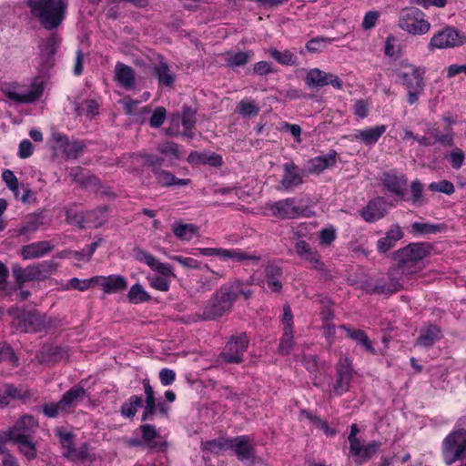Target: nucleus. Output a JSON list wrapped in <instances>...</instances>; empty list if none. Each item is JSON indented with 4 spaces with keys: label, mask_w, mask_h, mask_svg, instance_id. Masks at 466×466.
<instances>
[{
    "label": "nucleus",
    "mask_w": 466,
    "mask_h": 466,
    "mask_svg": "<svg viewBox=\"0 0 466 466\" xmlns=\"http://www.w3.org/2000/svg\"><path fill=\"white\" fill-rule=\"evenodd\" d=\"M431 245L429 243H410L406 247L400 248L393 254L397 262L393 274H401L405 279L418 273L423 268L422 260L427 258L431 251Z\"/></svg>",
    "instance_id": "nucleus-1"
},
{
    "label": "nucleus",
    "mask_w": 466,
    "mask_h": 466,
    "mask_svg": "<svg viewBox=\"0 0 466 466\" xmlns=\"http://www.w3.org/2000/svg\"><path fill=\"white\" fill-rule=\"evenodd\" d=\"M196 109L190 106H184L182 108L181 115L174 116V117H179V122L181 121L182 123V126L184 127L182 136H185L188 138L194 137V133L192 132V129L195 127L196 125Z\"/></svg>",
    "instance_id": "nucleus-36"
},
{
    "label": "nucleus",
    "mask_w": 466,
    "mask_h": 466,
    "mask_svg": "<svg viewBox=\"0 0 466 466\" xmlns=\"http://www.w3.org/2000/svg\"><path fill=\"white\" fill-rule=\"evenodd\" d=\"M337 152L331 150L325 156H319L309 160V172L320 173L336 164Z\"/></svg>",
    "instance_id": "nucleus-34"
},
{
    "label": "nucleus",
    "mask_w": 466,
    "mask_h": 466,
    "mask_svg": "<svg viewBox=\"0 0 466 466\" xmlns=\"http://www.w3.org/2000/svg\"><path fill=\"white\" fill-rule=\"evenodd\" d=\"M157 150L161 155H164L166 157H170L172 159L177 160V159L180 158L178 146L174 142L167 141V142L158 144L157 147Z\"/></svg>",
    "instance_id": "nucleus-53"
},
{
    "label": "nucleus",
    "mask_w": 466,
    "mask_h": 466,
    "mask_svg": "<svg viewBox=\"0 0 466 466\" xmlns=\"http://www.w3.org/2000/svg\"><path fill=\"white\" fill-rule=\"evenodd\" d=\"M201 447L203 451H207L211 453H218L226 447V443L219 440H212L202 442Z\"/></svg>",
    "instance_id": "nucleus-64"
},
{
    "label": "nucleus",
    "mask_w": 466,
    "mask_h": 466,
    "mask_svg": "<svg viewBox=\"0 0 466 466\" xmlns=\"http://www.w3.org/2000/svg\"><path fill=\"white\" fill-rule=\"evenodd\" d=\"M306 85L312 87H322L327 85H331L334 88L342 89V81L331 73H326L319 68H312L307 72L305 77Z\"/></svg>",
    "instance_id": "nucleus-16"
},
{
    "label": "nucleus",
    "mask_w": 466,
    "mask_h": 466,
    "mask_svg": "<svg viewBox=\"0 0 466 466\" xmlns=\"http://www.w3.org/2000/svg\"><path fill=\"white\" fill-rule=\"evenodd\" d=\"M386 128L387 127L385 125H380L363 130H357L354 137L356 140H360L367 146H371L385 133Z\"/></svg>",
    "instance_id": "nucleus-33"
},
{
    "label": "nucleus",
    "mask_w": 466,
    "mask_h": 466,
    "mask_svg": "<svg viewBox=\"0 0 466 466\" xmlns=\"http://www.w3.org/2000/svg\"><path fill=\"white\" fill-rule=\"evenodd\" d=\"M33 17L47 30L57 28L65 18L67 3L66 0H26Z\"/></svg>",
    "instance_id": "nucleus-2"
},
{
    "label": "nucleus",
    "mask_w": 466,
    "mask_h": 466,
    "mask_svg": "<svg viewBox=\"0 0 466 466\" xmlns=\"http://www.w3.org/2000/svg\"><path fill=\"white\" fill-rule=\"evenodd\" d=\"M230 309H231L222 301V299L216 292L203 308L199 319L202 320H213L222 317Z\"/></svg>",
    "instance_id": "nucleus-22"
},
{
    "label": "nucleus",
    "mask_w": 466,
    "mask_h": 466,
    "mask_svg": "<svg viewBox=\"0 0 466 466\" xmlns=\"http://www.w3.org/2000/svg\"><path fill=\"white\" fill-rule=\"evenodd\" d=\"M42 224L43 221L39 216H29L22 224L18 233L19 235H25L35 232Z\"/></svg>",
    "instance_id": "nucleus-51"
},
{
    "label": "nucleus",
    "mask_w": 466,
    "mask_h": 466,
    "mask_svg": "<svg viewBox=\"0 0 466 466\" xmlns=\"http://www.w3.org/2000/svg\"><path fill=\"white\" fill-rule=\"evenodd\" d=\"M135 258L138 261H144L148 267H150L152 269L154 268L155 265L157 262V259L152 256L151 254L147 253V251L141 249V248H135L134 249Z\"/></svg>",
    "instance_id": "nucleus-60"
},
{
    "label": "nucleus",
    "mask_w": 466,
    "mask_h": 466,
    "mask_svg": "<svg viewBox=\"0 0 466 466\" xmlns=\"http://www.w3.org/2000/svg\"><path fill=\"white\" fill-rule=\"evenodd\" d=\"M294 335L293 329H283V334L279 342V351L281 354L288 355L291 352L294 347Z\"/></svg>",
    "instance_id": "nucleus-50"
},
{
    "label": "nucleus",
    "mask_w": 466,
    "mask_h": 466,
    "mask_svg": "<svg viewBox=\"0 0 466 466\" xmlns=\"http://www.w3.org/2000/svg\"><path fill=\"white\" fill-rule=\"evenodd\" d=\"M14 443L18 445V451L29 461H32L37 456V450L35 444L32 441L30 437L15 438L11 440Z\"/></svg>",
    "instance_id": "nucleus-43"
},
{
    "label": "nucleus",
    "mask_w": 466,
    "mask_h": 466,
    "mask_svg": "<svg viewBox=\"0 0 466 466\" xmlns=\"http://www.w3.org/2000/svg\"><path fill=\"white\" fill-rule=\"evenodd\" d=\"M37 428L38 421L32 415H23L13 427L9 428L10 440L30 437Z\"/></svg>",
    "instance_id": "nucleus-21"
},
{
    "label": "nucleus",
    "mask_w": 466,
    "mask_h": 466,
    "mask_svg": "<svg viewBox=\"0 0 466 466\" xmlns=\"http://www.w3.org/2000/svg\"><path fill=\"white\" fill-rule=\"evenodd\" d=\"M54 320L38 311L24 312L17 317L16 326L24 332H39L52 326Z\"/></svg>",
    "instance_id": "nucleus-11"
},
{
    "label": "nucleus",
    "mask_w": 466,
    "mask_h": 466,
    "mask_svg": "<svg viewBox=\"0 0 466 466\" xmlns=\"http://www.w3.org/2000/svg\"><path fill=\"white\" fill-rule=\"evenodd\" d=\"M60 39L56 35H51L40 45V66L43 70H48L56 62L55 55L58 49Z\"/></svg>",
    "instance_id": "nucleus-19"
},
{
    "label": "nucleus",
    "mask_w": 466,
    "mask_h": 466,
    "mask_svg": "<svg viewBox=\"0 0 466 466\" xmlns=\"http://www.w3.org/2000/svg\"><path fill=\"white\" fill-rule=\"evenodd\" d=\"M440 225L430 224V223H422V222H414L411 225V230L414 234H434L441 229Z\"/></svg>",
    "instance_id": "nucleus-57"
},
{
    "label": "nucleus",
    "mask_w": 466,
    "mask_h": 466,
    "mask_svg": "<svg viewBox=\"0 0 466 466\" xmlns=\"http://www.w3.org/2000/svg\"><path fill=\"white\" fill-rule=\"evenodd\" d=\"M10 361L12 363L17 362V358L13 349L6 343H0V361Z\"/></svg>",
    "instance_id": "nucleus-62"
},
{
    "label": "nucleus",
    "mask_w": 466,
    "mask_h": 466,
    "mask_svg": "<svg viewBox=\"0 0 466 466\" xmlns=\"http://www.w3.org/2000/svg\"><path fill=\"white\" fill-rule=\"evenodd\" d=\"M98 103L94 99L85 100L82 104H76L75 111L77 116L85 115L94 116L98 114Z\"/></svg>",
    "instance_id": "nucleus-49"
},
{
    "label": "nucleus",
    "mask_w": 466,
    "mask_h": 466,
    "mask_svg": "<svg viewBox=\"0 0 466 466\" xmlns=\"http://www.w3.org/2000/svg\"><path fill=\"white\" fill-rule=\"evenodd\" d=\"M466 454V430L460 429L450 433L442 443V455L446 464L461 460Z\"/></svg>",
    "instance_id": "nucleus-7"
},
{
    "label": "nucleus",
    "mask_w": 466,
    "mask_h": 466,
    "mask_svg": "<svg viewBox=\"0 0 466 466\" xmlns=\"http://www.w3.org/2000/svg\"><path fill=\"white\" fill-rule=\"evenodd\" d=\"M153 174L156 177L157 184L160 185L161 187H184L187 186L190 183L189 179L177 178L170 172L164 170L162 168L155 169Z\"/></svg>",
    "instance_id": "nucleus-38"
},
{
    "label": "nucleus",
    "mask_w": 466,
    "mask_h": 466,
    "mask_svg": "<svg viewBox=\"0 0 466 466\" xmlns=\"http://www.w3.org/2000/svg\"><path fill=\"white\" fill-rule=\"evenodd\" d=\"M268 53L278 63L284 66H294L297 64V56L290 50L279 51L276 48H270Z\"/></svg>",
    "instance_id": "nucleus-45"
},
{
    "label": "nucleus",
    "mask_w": 466,
    "mask_h": 466,
    "mask_svg": "<svg viewBox=\"0 0 466 466\" xmlns=\"http://www.w3.org/2000/svg\"><path fill=\"white\" fill-rule=\"evenodd\" d=\"M230 446L234 448L235 452L240 461L252 460L253 466H263L260 460L255 459L254 448L246 437L240 436L232 440Z\"/></svg>",
    "instance_id": "nucleus-25"
},
{
    "label": "nucleus",
    "mask_w": 466,
    "mask_h": 466,
    "mask_svg": "<svg viewBox=\"0 0 466 466\" xmlns=\"http://www.w3.org/2000/svg\"><path fill=\"white\" fill-rule=\"evenodd\" d=\"M396 268H390L387 274V279H381L375 284L367 287V292L370 294H392L403 289L405 278L401 274H393Z\"/></svg>",
    "instance_id": "nucleus-12"
},
{
    "label": "nucleus",
    "mask_w": 466,
    "mask_h": 466,
    "mask_svg": "<svg viewBox=\"0 0 466 466\" xmlns=\"http://www.w3.org/2000/svg\"><path fill=\"white\" fill-rule=\"evenodd\" d=\"M53 249L49 241H38L25 245L21 249V255L25 259H33L40 258Z\"/></svg>",
    "instance_id": "nucleus-32"
},
{
    "label": "nucleus",
    "mask_w": 466,
    "mask_h": 466,
    "mask_svg": "<svg viewBox=\"0 0 466 466\" xmlns=\"http://www.w3.org/2000/svg\"><path fill=\"white\" fill-rule=\"evenodd\" d=\"M440 330L436 326H430L426 329L421 330L416 344L423 347L432 346L439 339Z\"/></svg>",
    "instance_id": "nucleus-44"
},
{
    "label": "nucleus",
    "mask_w": 466,
    "mask_h": 466,
    "mask_svg": "<svg viewBox=\"0 0 466 466\" xmlns=\"http://www.w3.org/2000/svg\"><path fill=\"white\" fill-rule=\"evenodd\" d=\"M153 73L157 78L158 85L160 86L170 87L173 86L176 79V76L170 70L169 66L162 57H160L158 63L154 66Z\"/></svg>",
    "instance_id": "nucleus-31"
},
{
    "label": "nucleus",
    "mask_w": 466,
    "mask_h": 466,
    "mask_svg": "<svg viewBox=\"0 0 466 466\" xmlns=\"http://www.w3.org/2000/svg\"><path fill=\"white\" fill-rule=\"evenodd\" d=\"M466 36L454 27L447 26L432 35L428 45V49L453 48L462 46Z\"/></svg>",
    "instance_id": "nucleus-9"
},
{
    "label": "nucleus",
    "mask_w": 466,
    "mask_h": 466,
    "mask_svg": "<svg viewBox=\"0 0 466 466\" xmlns=\"http://www.w3.org/2000/svg\"><path fill=\"white\" fill-rule=\"evenodd\" d=\"M399 26L414 35H425L431 29V24L423 18V13L416 7H406L400 11Z\"/></svg>",
    "instance_id": "nucleus-6"
},
{
    "label": "nucleus",
    "mask_w": 466,
    "mask_h": 466,
    "mask_svg": "<svg viewBox=\"0 0 466 466\" xmlns=\"http://www.w3.org/2000/svg\"><path fill=\"white\" fill-rule=\"evenodd\" d=\"M129 159H143L144 165L150 167L152 168L153 173L155 169L161 168L164 163L163 157H157L153 154H130L128 156H125L122 159H119L117 165H121L122 167H124L125 164H122L123 160Z\"/></svg>",
    "instance_id": "nucleus-41"
},
{
    "label": "nucleus",
    "mask_w": 466,
    "mask_h": 466,
    "mask_svg": "<svg viewBox=\"0 0 466 466\" xmlns=\"http://www.w3.org/2000/svg\"><path fill=\"white\" fill-rule=\"evenodd\" d=\"M86 393V390L83 387H73L71 390L66 391L60 400L65 410L68 411L72 408L76 407L83 400Z\"/></svg>",
    "instance_id": "nucleus-39"
},
{
    "label": "nucleus",
    "mask_w": 466,
    "mask_h": 466,
    "mask_svg": "<svg viewBox=\"0 0 466 466\" xmlns=\"http://www.w3.org/2000/svg\"><path fill=\"white\" fill-rule=\"evenodd\" d=\"M96 283L103 288L106 293H115L127 289V281L122 276L111 275L108 277H94Z\"/></svg>",
    "instance_id": "nucleus-30"
},
{
    "label": "nucleus",
    "mask_w": 466,
    "mask_h": 466,
    "mask_svg": "<svg viewBox=\"0 0 466 466\" xmlns=\"http://www.w3.org/2000/svg\"><path fill=\"white\" fill-rule=\"evenodd\" d=\"M296 253L305 261L311 264V268L318 271H325V265L320 260L318 251L311 248L309 243L304 240L298 241L295 245Z\"/></svg>",
    "instance_id": "nucleus-24"
},
{
    "label": "nucleus",
    "mask_w": 466,
    "mask_h": 466,
    "mask_svg": "<svg viewBox=\"0 0 466 466\" xmlns=\"http://www.w3.org/2000/svg\"><path fill=\"white\" fill-rule=\"evenodd\" d=\"M5 393L10 396V399L26 400L31 398L32 394L29 390L23 387H15L12 384L5 385Z\"/></svg>",
    "instance_id": "nucleus-55"
},
{
    "label": "nucleus",
    "mask_w": 466,
    "mask_h": 466,
    "mask_svg": "<svg viewBox=\"0 0 466 466\" xmlns=\"http://www.w3.org/2000/svg\"><path fill=\"white\" fill-rule=\"evenodd\" d=\"M43 413L48 418H56L60 413L66 412L60 400L56 403H46L42 407Z\"/></svg>",
    "instance_id": "nucleus-59"
},
{
    "label": "nucleus",
    "mask_w": 466,
    "mask_h": 466,
    "mask_svg": "<svg viewBox=\"0 0 466 466\" xmlns=\"http://www.w3.org/2000/svg\"><path fill=\"white\" fill-rule=\"evenodd\" d=\"M301 415L308 419L318 429L322 431L327 436H334L336 434V431L331 429L326 420H321L310 411L303 410H301Z\"/></svg>",
    "instance_id": "nucleus-47"
},
{
    "label": "nucleus",
    "mask_w": 466,
    "mask_h": 466,
    "mask_svg": "<svg viewBox=\"0 0 466 466\" xmlns=\"http://www.w3.org/2000/svg\"><path fill=\"white\" fill-rule=\"evenodd\" d=\"M271 215L280 219H292L299 217L309 216L310 210L308 207L297 205L295 198L281 199L267 205Z\"/></svg>",
    "instance_id": "nucleus-8"
},
{
    "label": "nucleus",
    "mask_w": 466,
    "mask_h": 466,
    "mask_svg": "<svg viewBox=\"0 0 466 466\" xmlns=\"http://www.w3.org/2000/svg\"><path fill=\"white\" fill-rule=\"evenodd\" d=\"M283 168L284 174L280 182L283 189L290 190L303 183L302 175L294 163H286Z\"/></svg>",
    "instance_id": "nucleus-29"
},
{
    "label": "nucleus",
    "mask_w": 466,
    "mask_h": 466,
    "mask_svg": "<svg viewBox=\"0 0 466 466\" xmlns=\"http://www.w3.org/2000/svg\"><path fill=\"white\" fill-rule=\"evenodd\" d=\"M166 119V109L163 106H158L153 112L149 124L152 127H159Z\"/></svg>",
    "instance_id": "nucleus-61"
},
{
    "label": "nucleus",
    "mask_w": 466,
    "mask_h": 466,
    "mask_svg": "<svg viewBox=\"0 0 466 466\" xmlns=\"http://www.w3.org/2000/svg\"><path fill=\"white\" fill-rule=\"evenodd\" d=\"M384 187L391 193L403 197L407 186L405 175H398L395 171L386 172L381 177Z\"/></svg>",
    "instance_id": "nucleus-27"
},
{
    "label": "nucleus",
    "mask_w": 466,
    "mask_h": 466,
    "mask_svg": "<svg viewBox=\"0 0 466 466\" xmlns=\"http://www.w3.org/2000/svg\"><path fill=\"white\" fill-rule=\"evenodd\" d=\"M380 447L381 442L379 441H372L365 445L360 441L350 446V454L353 457L354 462L360 465L371 460Z\"/></svg>",
    "instance_id": "nucleus-20"
},
{
    "label": "nucleus",
    "mask_w": 466,
    "mask_h": 466,
    "mask_svg": "<svg viewBox=\"0 0 466 466\" xmlns=\"http://www.w3.org/2000/svg\"><path fill=\"white\" fill-rule=\"evenodd\" d=\"M430 190L434 192H441L447 195H451L454 192V186L448 180H441L439 182H432L429 186Z\"/></svg>",
    "instance_id": "nucleus-58"
},
{
    "label": "nucleus",
    "mask_w": 466,
    "mask_h": 466,
    "mask_svg": "<svg viewBox=\"0 0 466 466\" xmlns=\"http://www.w3.org/2000/svg\"><path fill=\"white\" fill-rule=\"evenodd\" d=\"M220 258H229L233 261L241 263H258L260 260V257L255 253H249L241 249H225L221 248Z\"/></svg>",
    "instance_id": "nucleus-37"
},
{
    "label": "nucleus",
    "mask_w": 466,
    "mask_h": 466,
    "mask_svg": "<svg viewBox=\"0 0 466 466\" xmlns=\"http://www.w3.org/2000/svg\"><path fill=\"white\" fill-rule=\"evenodd\" d=\"M116 78L126 88H132L135 85V72L132 67L117 63L115 68Z\"/></svg>",
    "instance_id": "nucleus-40"
},
{
    "label": "nucleus",
    "mask_w": 466,
    "mask_h": 466,
    "mask_svg": "<svg viewBox=\"0 0 466 466\" xmlns=\"http://www.w3.org/2000/svg\"><path fill=\"white\" fill-rule=\"evenodd\" d=\"M56 435L59 438L63 449V456L68 458L75 450L74 434L72 432L57 430Z\"/></svg>",
    "instance_id": "nucleus-46"
},
{
    "label": "nucleus",
    "mask_w": 466,
    "mask_h": 466,
    "mask_svg": "<svg viewBox=\"0 0 466 466\" xmlns=\"http://www.w3.org/2000/svg\"><path fill=\"white\" fill-rule=\"evenodd\" d=\"M237 112L242 116H257L259 113V107L254 101L241 100L237 106Z\"/></svg>",
    "instance_id": "nucleus-52"
},
{
    "label": "nucleus",
    "mask_w": 466,
    "mask_h": 466,
    "mask_svg": "<svg viewBox=\"0 0 466 466\" xmlns=\"http://www.w3.org/2000/svg\"><path fill=\"white\" fill-rule=\"evenodd\" d=\"M248 346V339L245 333L232 336L225 346L221 356L228 363H239Z\"/></svg>",
    "instance_id": "nucleus-13"
},
{
    "label": "nucleus",
    "mask_w": 466,
    "mask_h": 466,
    "mask_svg": "<svg viewBox=\"0 0 466 466\" xmlns=\"http://www.w3.org/2000/svg\"><path fill=\"white\" fill-rule=\"evenodd\" d=\"M89 456V447L86 443H83L79 448H75L68 459L72 461H86Z\"/></svg>",
    "instance_id": "nucleus-63"
},
{
    "label": "nucleus",
    "mask_w": 466,
    "mask_h": 466,
    "mask_svg": "<svg viewBox=\"0 0 466 466\" xmlns=\"http://www.w3.org/2000/svg\"><path fill=\"white\" fill-rule=\"evenodd\" d=\"M141 405L142 398L134 395L121 406L120 412L122 416L132 419L136 415L137 408L141 407Z\"/></svg>",
    "instance_id": "nucleus-48"
},
{
    "label": "nucleus",
    "mask_w": 466,
    "mask_h": 466,
    "mask_svg": "<svg viewBox=\"0 0 466 466\" xmlns=\"http://www.w3.org/2000/svg\"><path fill=\"white\" fill-rule=\"evenodd\" d=\"M404 236L403 231L398 224H393L385 233L383 238L377 241V248L380 253H386L393 248L396 243Z\"/></svg>",
    "instance_id": "nucleus-28"
},
{
    "label": "nucleus",
    "mask_w": 466,
    "mask_h": 466,
    "mask_svg": "<svg viewBox=\"0 0 466 466\" xmlns=\"http://www.w3.org/2000/svg\"><path fill=\"white\" fill-rule=\"evenodd\" d=\"M174 235L180 240L188 241L198 235V228L194 224L175 222L172 226Z\"/></svg>",
    "instance_id": "nucleus-42"
},
{
    "label": "nucleus",
    "mask_w": 466,
    "mask_h": 466,
    "mask_svg": "<svg viewBox=\"0 0 466 466\" xmlns=\"http://www.w3.org/2000/svg\"><path fill=\"white\" fill-rule=\"evenodd\" d=\"M340 328L345 330L346 335L354 340L358 345L361 346L366 351L376 354V350L372 346V342L368 335L361 329H351L346 325H341Z\"/></svg>",
    "instance_id": "nucleus-35"
},
{
    "label": "nucleus",
    "mask_w": 466,
    "mask_h": 466,
    "mask_svg": "<svg viewBox=\"0 0 466 466\" xmlns=\"http://www.w3.org/2000/svg\"><path fill=\"white\" fill-rule=\"evenodd\" d=\"M251 52H238L230 56L227 59V65L229 67L242 66H245L249 58L251 57Z\"/></svg>",
    "instance_id": "nucleus-56"
},
{
    "label": "nucleus",
    "mask_w": 466,
    "mask_h": 466,
    "mask_svg": "<svg viewBox=\"0 0 466 466\" xmlns=\"http://www.w3.org/2000/svg\"><path fill=\"white\" fill-rule=\"evenodd\" d=\"M55 270L56 268L51 261H44L28 266L25 268L18 265L12 267V272L19 289H22L23 284L25 282L44 280Z\"/></svg>",
    "instance_id": "nucleus-4"
},
{
    "label": "nucleus",
    "mask_w": 466,
    "mask_h": 466,
    "mask_svg": "<svg viewBox=\"0 0 466 466\" xmlns=\"http://www.w3.org/2000/svg\"><path fill=\"white\" fill-rule=\"evenodd\" d=\"M68 176L72 182L76 183L82 188L94 189L96 193L107 194V191L103 189L104 187L100 179L81 167H71Z\"/></svg>",
    "instance_id": "nucleus-15"
},
{
    "label": "nucleus",
    "mask_w": 466,
    "mask_h": 466,
    "mask_svg": "<svg viewBox=\"0 0 466 466\" xmlns=\"http://www.w3.org/2000/svg\"><path fill=\"white\" fill-rule=\"evenodd\" d=\"M45 86L41 78L36 77L30 87L25 88L18 85H12L4 87L3 93L5 96L18 104H29L37 100L44 92Z\"/></svg>",
    "instance_id": "nucleus-5"
},
{
    "label": "nucleus",
    "mask_w": 466,
    "mask_h": 466,
    "mask_svg": "<svg viewBox=\"0 0 466 466\" xmlns=\"http://www.w3.org/2000/svg\"><path fill=\"white\" fill-rule=\"evenodd\" d=\"M128 299L132 303H139L149 300L150 297L139 284L131 287L128 292Z\"/></svg>",
    "instance_id": "nucleus-54"
},
{
    "label": "nucleus",
    "mask_w": 466,
    "mask_h": 466,
    "mask_svg": "<svg viewBox=\"0 0 466 466\" xmlns=\"http://www.w3.org/2000/svg\"><path fill=\"white\" fill-rule=\"evenodd\" d=\"M424 68L412 64H401L400 67L396 69V76L408 90L407 101L410 105L416 104L419 100V96L424 91Z\"/></svg>",
    "instance_id": "nucleus-3"
},
{
    "label": "nucleus",
    "mask_w": 466,
    "mask_h": 466,
    "mask_svg": "<svg viewBox=\"0 0 466 466\" xmlns=\"http://www.w3.org/2000/svg\"><path fill=\"white\" fill-rule=\"evenodd\" d=\"M106 214V208H101L97 210L87 211L85 215L78 213L76 210L67 208H66V220L67 223L75 224L80 228H86V223H94L95 227L102 225Z\"/></svg>",
    "instance_id": "nucleus-14"
},
{
    "label": "nucleus",
    "mask_w": 466,
    "mask_h": 466,
    "mask_svg": "<svg viewBox=\"0 0 466 466\" xmlns=\"http://www.w3.org/2000/svg\"><path fill=\"white\" fill-rule=\"evenodd\" d=\"M353 376L351 362L347 357H341L337 365V380L333 385V392L341 395L349 390Z\"/></svg>",
    "instance_id": "nucleus-18"
},
{
    "label": "nucleus",
    "mask_w": 466,
    "mask_h": 466,
    "mask_svg": "<svg viewBox=\"0 0 466 466\" xmlns=\"http://www.w3.org/2000/svg\"><path fill=\"white\" fill-rule=\"evenodd\" d=\"M217 293L222 299V301L231 309L238 295H242L246 299H248L253 292L251 289L244 288V283L241 280L234 279L222 286Z\"/></svg>",
    "instance_id": "nucleus-17"
},
{
    "label": "nucleus",
    "mask_w": 466,
    "mask_h": 466,
    "mask_svg": "<svg viewBox=\"0 0 466 466\" xmlns=\"http://www.w3.org/2000/svg\"><path fill=\"white\" fill-rule=\"evenodd\" d=\"M388 212L386 200L381 198H376L369 201V203L360 210V216L367 222H374L382 218Z\"/></svg>",
    "instance_id": "nucleus-23"
},
{
    "label": "nucleus",
    "mask_w": 466,
    "mask_h": 466,
    "mask_svg": "<svg viewBox=\"0 0 466 466\" xmlns=\"http://www.w3.org/2000/svg\"><path fill=\"white\" fill-rule=\"evenodd\" d=\"M36 359L40 363L58 362L67 360L68 350L62 346H45L36 353Z\"/></svg>",
    "instance_id": "nucleus-26"
},
{
    "label": "nucleus",
    "mask_w": 466,
    "mask_h": 466,
    "mask_svg": "<svg viewBox=\"0 0 466 466\" xmlns=\"http://www.w3.org/2000/svg\"><path fill=\"white\" fill-rule=\"evenodd\" d=\"M54 154L61 153L64 157L68 159H77L85 148V144L78 140H69V138L55 132L52 134Z\"/></svg>",
    "instance_id": "nucleus-10"
}]
</instances>
